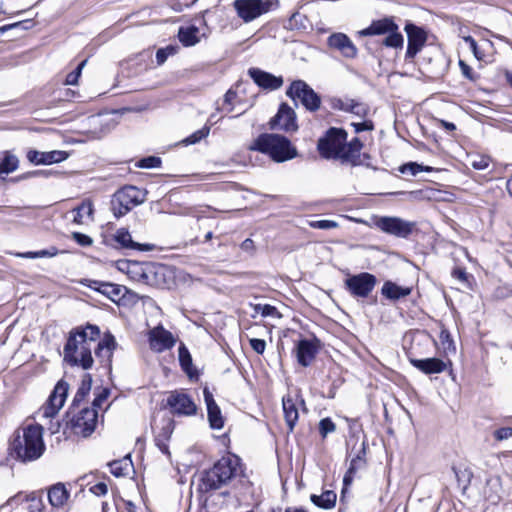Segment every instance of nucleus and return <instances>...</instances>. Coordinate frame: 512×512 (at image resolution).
Returning <instances> with one entry per match:
<instances>
[{"label": "nucleus", "instance_id": "nucleus-1", "mask_svg": "<svg viewBox=\"0 0 512 512\" xmlns=\"http://www.w3.org/2000/svg\"><path fill=\"white\" fill-rule=\"evenodd\" d=\"M116 345V340L111 333H105L100 340L99 327L87 324L83 328H76L70 332L64 346V360L71 366H81L84 370H88L94 363L92 349L99 359L110 361Z\"/></svg>", "mask_w": 512, "mask_h": 512}, {"label": "nucleus", "instance_id": "nucleus-2", "mask_svg": "<svg viewBox=\"0 0 512 512\" xmlns=\"http://www.w3.org/2000/svg\"><path fill=\"white\" fill-rule=\"evenodd\" d=\"M348 133L343 128L331 127L319 138L317 149L324 159L339 160L343 165L355 167L362 163L360 151L363 143L358 137L347 141Z\"/></svg>", "mask_w": 512, "mask_h": 512}, {"label": "nucleus", "instance_id": "nucleus-3", "mask_svg": "<svg viewBox=\"0 0 512 512\" xmlns=\"http://www.w3.org/2000/svg\"><path fill=\"white\" fill-rule=\"evenodd\" d=\"M9 455L27 463L39 459L44 451L43 428L38 424H29L14 432L9 444Z\"/></svg>", "mask_w": 512, "mask_h": 512}, {"label": "nucleus", "instance_id": "nucleus-4", "mask_svg": "<svg viewBox=\"0 0 512 512\" xmlns=\"http://www.w3.org/2000/svg\"><path fill=\"white\" fill-rule=\"evenodd\" d=\"M240 469V459L234 455L222 457L211 469L206 471L201 479V490L209 492L227 485L237 476Z\"/></svg>", "mask_w": 512, "mask_h": 512}, {"label": "nucleus", "instance_id": "nucleus-5", "mask_svg": "<svg viewBox=\"0 0 512 512\" xmlns=\"http://www.w3.org/2000/svg\"><path fill=\"white\" fill-rule=\"evenodd\" d=\"M250 149L267 154L276 162H284L293 159L297 155L296 149L291 146V142L286 137L278 134L265 133L259 135Z\"/></svg>", "mask_w": 512, "mask_h": 512}, {"label": "nucleus", "instance_id": "nucleus-6", "mask_svg": "<svg viewBox=\"0 0 512 512\" xmlns=\"http://www.w3.org/2000/svg\"><path fill=\"white\" fill-rule=\"evenodd\" d=\"M358 34L362 37L387 34L382 44L389 48H402L404 43L403 36L399 32V27L392 18L375 20L370 26L360 30Z\"/></svg>", "mask_w": 512, "mask_h": 512}, {"label": "nucleus", "instance_id": "nucleus-7", "mask_svg": "<svg viewBox=\"0 0 512 512\" xmlns=\"http://www.w3.org/2000/svg\"><path fill=\"white\" fill-rule=\"evenodd\" d=\"M120 270L126 269L127 273L134 280L141 281L148 285L160 286L161 278L164 276L165 268L150 262L139 263L136 261L121 262Z\"/></svg>", "mask_w": 512, "mask_h": 512}, {"label": "nucleus", "instance_id": "nucleus-8", "mask_svg": "<svg viewBox=\"0 0 512 512\" xmlns=\"http://www.w3.org/2000/svg\"><path fill=\"white\" fill-rule=\"evenodd\" d=\"M146 199V192L135 186H125L119 189L112 199V210L115 217L127 214L133 207L142 204Z\"/></svg>", "mask_w": 512, "mask_h": 512}, {"label": "nucleus", "instance_id": "nucleus-9", "mask_svg": "<svg viewBox=\"0 0 512 512\" xmlns=\"http://www.w3.org/2000/svg\"><path fill=\"white\" fill-rule=\"evenodd\" d=\"M278 0H235L233 7L244 22H251L261 15L277 8Z\"/></svg>", "mask_w": 512, "mask_h": 512}, {"label": "nucleus", "instance_id": "nucleus-10", "mask_svg": "<svg viewBox=\"0 0 512 512\" xmlns=\"http://www.w3.org/2000/svg\"><path fill=\"white\" fill-rule=\"evenodd\" d=\"M292 100H298L310 112L320 108V96L303 80H295L286 92Z\"/></svg>", "mask_w": 512, "mask_h": 512}, {"label": "nucleus", "instance_id": "nucleus-11", "mask_svg": "<svg viewBox=\"0 0 512 512\" xmlns=\"http://www.w3.org/2000/svg\"><path fill=\"white\" fill-rule=\"evenodd\" d=\"M377 279L373 274L362 272L351 275L345 279L344 285L347 291L357 298H366L374 290Z\"/></svg>", "mask_w": 512, "mask_h": 512}, {"label": "nucleus", "instance_id": "nucleus-12", "mask_svg": "<svg viewBox=\"0 0 512 512\" xmlns=\"http://www.w3.org/2000/svg\"><path fill=\"white\" fill-rule=\"evenodd\" d=\"M98 412L94 408H83L77 415L72 416L69 425L76 435L90 436L97 424Z\"/></svg>", "mask_w": 512, "mask_h": 512}, {"label": "nucleus", "instance_id": "nucleus-13", "mask_svg": "<svg viewBox=\"0 0 512 512\" xmlns=\"http://www.w3.org/2000/svg\"><path fill=\"white\" fill-rule=\"evenodd\" d=\"M69 391V384L61 379L55 385L47 403L41 408L40 413L45 418L54 417L63 407Z\"/></svg>", "mask_w": 512, "mask_h": 512}, {"label": "nucleus", "instance_id": "nucleus-14", "mask_svg": "<svg viewBox=\"0 0 512 512\" xmlns=\"http://www.w3.org/2000/svg\"><path fill=\"white\" fill-rule=\"evenodd\" d=\"M166 405L171 413L178 416H192L196 414L197 407L189 395L179 391L170 392Z\"/></svg>", "mask_w": 512, "mask_h": 512}, {"label": "nucleus", "instance_id": "nucleus-15", "mask_svg": "<svg viewBox=\"0 0 512 512\" xmlns=\"http://www.w3.org/2000/svg\"><path fill=\"white\" fill-rule=\"evenodd\" d=\"M376 225L383 232L406 238L413 231L415 224L398 217H380Z\"/></svg>", "mask_w": 512, "mask_h": 512}, {"label": "nucleus", "instance_id": "nucleus-16", "mask_svg": "<svg viewBox=\"0 0 512 512\" xmlns=\"http://www.w3.org/2000/svg\"><path fill=\"white\" fill-rule=\"evenodd\" d=\"M327 46L337 51L346 59H355L358 55V49L353 41L342 32L332 33L327 38Z\"/></svg>", "mask_w": 512, "mask_h": 512}, {"label": "nucleus", "instance_id": "nucleus-17", "mask_svg": "<svg viewBox=\"0 0 512 512\" xmlns=\"http://www.w3.org/2000/svg\"><path fill=\"white\" fill-rule=\"evenodd\" d=\"M405 31L408 38L405 59L411 61L424 46L427 36L422 28L411 23L406 24Z\"/></svg>", "mask_w": 512, "mask_h": 512}, {"label": "nucleus", "instance_id": "nucleus-18", "mask_svg": "<svg viewBox=\"0 0 512 512\" xmlns=\"http://www.w3.org/2000/svg\"><path fill=\"white\" fill-rule=\"evenodd\" d=\"M270 126L272 129H280L286 132L296 131L298 125L295 111L288 104H281L277 114L271 119Z\"/></svg>", "mask_w": 512, "mask_h": 512}, {"label": "nucleus", "instance_id": "nucleus-19", "mask_svg": "<svg viewBox=\"0 0 512 512\" xmlns=\"http://www.w3.org/2000/svg\"><path fill=\"white\" fill-rule=\"evenodd\" d=\"M81 283L88 288L103 294L113 302H118L123 296V292L126 290V288L121 285L99 280L84 279Z\"/></svg>", "mask_w": 512, "mask_h": 512}, {"label": "nucleus", "instance_id": "nucleus-20", "mask_svg": "<svg viewBox=\"0 0 512 512\" xmlns=\"http://www.w3.org/2000/svg\"><path fill=\"white\" fill-rule=\"evenodd\" d=\"M149 344L153 351L160 353L172 348L175 344V339L171 332L162 326H158L149 332Z\"/></svg>", "mask_w": 512, "mask_h": 512}, {"label": "nucleus", "instance_id": "nucleus-21", "mask_svg": "<svg viewBox=\"0 0 512 512\" xmlns=\"http://www.w3.org/2000/svg\"><path fill=\"white\" fill-rule=\"evenodd\" d=\"M319 350V341L314 338L312 340L302 339L296 346V357L298 363L303 366H309L315 359Z\"/></svg>", "mask_w": 512, "mask_h": 512}, {"label": "nucleus", "instance_id": "nucleus-22", "mask_svg": "<svg viewBox=\"0 0 512 512\" xmlns=\"http://www.w3.org/2000/svg\"><path fill=\"white\" fill-rule=\"evenodd\" d=\"M248 74L259 87L266 90H277L284 82L281 76H275L259 68H250Z\"/></svg>", "mask_w": 512, "mask_h": 512}, {"label": "nucleus", "instance_id": "nucleus-23", "mask_svg": "<svg viewBox=\"0 0 512 512\" xmlns=\"http://www.w3.org/2000/svg\"><path fill=\"white\" fill-rule=\"evenodd\" d=\"M68 158V153L61 150H53L49 152H40L37 150H29L27 152V159L29 162L36 165H50L59 163Z\"/></svg>", "mask_w": 512, "mask_h": 512}, {"label": "nucleus", "instance_id": "nucleus-24", "mask_svg": "<svg viewBox=\"0 0 512 512\" xmlns=\"http://www.w3.org/2000/svg\"><path fill=\"white\" fill-rule=\"evenodd\" d=\"M409 362L417 368L422 373L429 374H439L444 372L447 369V363L444 362L440 358H425V359H417L409 357Z\"/></svg>", "mask_w": 512, "mask_h": 512}, {"label": "nucleus", "instance_id": "nucleus-25", "mask_svg": "<svg viewBox=\"0 0 512 512\" xmlns=\"http://www.w3.org/2000/svg\"><path fill=\"white\" fill-rule=\"evenodd\" d=\"M114 241L123 249L138 250V251H153L154 244H141L132 239L130 232L125 228H120L113 235Z\"/></svg>", "mask_w": 512, "mask_h": 512}, {"label": "nucleus", "instance_id": "nucleus-26", "mask_svg": "<svg viewBox=\"0 0 512 512\" xmlns=\"http://www.w3.org/2000/svg\"><path fill=\"white\" fill-rule=\"evenodd\" d=\"M204 399L207 406L208 421L212 429H222L224 427V418L221 414L219 406L216 404L213 395L204 390Z\"/></svg>", "mask_w": 512, "mask_h": 512}, {"label": "nucleus", "instance_id": "nucleus-27", "mask_svg": "<svg viewBox=\"0 0 512 512\" xmlns=\"http://www.w3.org/2000/svg\"><path fill=\"white\" fill-rule=\"evenodd\" d=\"M174 431V421L172 419H165L162 421V427L155 436V444L160 451L169 455L168 441Z\"/></svg>", "mask_w": 512, "mask_h": 512}, {"label": "nucleus", "instance_id": "nucleus-28", "mask_svg": "<svg viewBox=\"0 0 512 512\" xmlns=\"http://www.w3.org/2000/svg\"><path fill=\"white\" fill-rule=\"evenodd\" d=\"M504 491L502 489L501 479L498 476L490 477L486 481L484 495L492 504H497L503 498Z\"/></svg>", "mask_w": 512, "mask_h": 512}, {"label": "nucleus", "instance_id": "nucleus-29", "mask_svg": "<svg viewBox=\"0 0 512 512\" xmlns=\"http://www.w3.org/2000/svg\"><path fill=\"white\" fill-rule=\"evenodd\" d=\"M282 403L286 424L289 431H293L299 417L296 401L288 396L283 398Z\"/></svg>", "mask_w": 512, "mask_h": 512}, {"label": "nucleus", "instance_id": "nucleus-30", "mask_svg": "<svg viewBox=\"0 0 512 512\" xmlns=\"http://www.w3.org/2000/svg\"><path fill=\"white\" fill-rule=\"evenodd\" d=\"M381 293L386 298L395 301L410 295L411 288L402 287L394 282L386 281L382 286Z\"/></svg>", "mask_w": 512, "mask_h": 512}, {"label": "nucleus", "instance_id": "nucleus-31", "mask_svg": "<svg viewBox=\"0 0 512 512\" xmlns=\"http://www.w3.org/2000/svg\"><path fill=\"white\" fill-rule=\"evenodd\" d=\"M68 497L69 492L62 483L53 485L48 491V500L53 507L63 506Z\"/></svg>", "mask_w": 512, "mask_h": 512}, {"label": "nucleus", "instance_id": "nucleus-32", "mask_svg": "<svg viewBox=\"0 0 512 512\" xmlns=\"http://www.w3.org/2000/svg\"><path fill=\"white\" fill-rule=\"evenodd\" d=\"M337 495L332 490H326L321 495L311 494V502L319 508L331 509L336 504Z\"/></svg>", "mask_w": 512, "mask_h": 512}, {"label": "nucleus", "instance_id": "nucleus-33", "mask_svg": "<svg viewBox=\"0 0 512 512\" xmlns=\"http://www.w3.org/2000/svg\"><path fill=\"white\" fill-rule=\"evenodd\" d=\"M110 467V472L115 477H123L128 475L130 469L133 468V463L131 461L130 455H126L122 459L114 460L108 463Z\"/></svg>", "mask_w": 512, "mask_h": 512}, {"label": "nucleus", "instance_id": "nucleus-34", "mask_svg": "<svg viewBox=\"0 0 512 512\" xmlns=\"http://www.w3.org/2000/svg\"><path fill=\"white\" fill-rule=\"evenodd\" d=\"M19 165L16 155L10 151L0 152V176L14 172Z\"/></svg>", "mask_w": 512, "mask_h": 512}, {"label": "nucleus", "instance_id": "nucleus-35", "mask_svg": "<svg viewBox=\"0 0 512 512\" xmlns=\"http://www.w3.org/2000/svg\"><path fill=\"white\" fill-rule=\"evenodd\" d=\"M92 386V377L90 374H84L81 384L73 398L72 406L70 409H74L79 406V404L84 400V398L89 394Z\"/></svg>", "mask_w": 512, "mask_h": 512}, {"label": "nucleus", "instance_id": "nucleus-36", "mask_svg": "<svg viewBox=\"0 0 512 512\" xmlns=\"http://www.w3.org/2000/svg\"><path fill=\"white\" fill-rule=\"evenodd\" d=\"M198 32L199 30L195 26H189L186 28L181 27L178 32V37L184 46H194L199 42L197 37Z\"/></svg>", "mask_w": 512, "mask_h": 512}, {"label": "nucleus", "instance_id": "nucleus-37", "mask_svg": "<svg viewBox=\"0 0 512 512\" xmlns=\"http://www.w3.org/2000/svg\"><path fill=\"white\" fill-rule=\"evenodd\" d=\"M58 254H59V250L56 247L51 246L48 249H43V250H39V251H29V252H24V253H15L14 255L16 257H20V258L34 259V258H51Z\"/></svg>", "mask_w": 512, "mask_h": 512}, {"label": "nucleus", "instance_id": "nucleus-38", "mask_svg": "<svg viewBox=\"0 0 512 512\" xmlns=\"http://www.w3.org/2000/svg\"><path fill=\"white\" fill-rule=\"evenodd\" d=\"M178 356H179V362L182 367V369L187 373L189 377L193 376L192 372V358L188 351V349L185 347V345L181 344L178 349Z\"/></svg>", "mask_w": 512, "mask_h": 512}, {"label": "nucleus", "instance_id": "nucleus-39", "mask_svg": "<svg viewBox=\"0 0 512 512\" xmlns=\"http://www.w3.org/2000/svg\"><path fill=\"white\" fill-rule=\"evenodd\" d=\"M432 170L429 166H423L416 162H409L400 167V172L409 173L412 176H416L420 172H430Z\"/></svg>", "mask_w": 512, "mask_h": 512}, {"label": "nucleus", "instance_id": "nucleus-40", "mask_svg": "<svg viewBox=\"0 0 512 512\" xmlns=\"http://www.w3.org/2000/svg\"><path fill=\"white\" fill-rule=\"evenodd\" d=\"M177 47L173 45H168L164 48H160L156 52V61L158 65H162L165 63L169 56H172L177 53Z\"/></svg>", "mask_w": 512, "mask_h": 512}, {"label": "nucleus", "instance_id": "nucleus-41", "mask_svg": "<svg viewBox=\"0 0 512 512\" xmlns=\"http://www.w3.org/2000/svg\"><path fill=\"white\" fill-rule=\"evenodd\" d=\"M210 132V128L209 127H203L197 131H195L194 133H192L190 136H188L187 138H185L182 142L185 144V145H193V144H196L198 143L200 140H202L203 138L207 137L208 134Z\"/></svg>", "mask_w": 512, "mask_h": 512}, {"label": "nucleus", "instance_id": "nucleus-42", "mask_svg": "<svg viewBox=\"0 0 512 512\" xmlns=\"http://www.w3.org/2000/svg\"><path fill=\"white\" fill-rule=\"evenodd\" d=\"M160 165H161V159L157 156H148V157L142 158L136 164L137 167L145 168V169L158 168V167H160Z\"/></svg>", "mask_w": 512, "mask_h": 512}, {"label": "nucleus", "instance_id": "nucleus-43", "mask_svg": "<svg viewBox=\"0 0 512 512\" xmlns=\"http://www.w3.org/2000/svg\"><path fill=\"white\" fill-rule=\"evenodd\" d=\"M254 311L256 313L261 314L263 317H274L279 316V313L276 307L269 304H256L254 306Z\"/></svg>", "mask_w": 512, "mask_h": 512}, {"label": "nucleus", "instance_id": "nucleus-44", "mask_svg": "<svg viewBox=\"0 0 512 512\" xmlns=\"http://www.w3.org/2000/svg\"><path fill=\"white\" fill-rule=\"evenodd\" d=\"M86 63V59L79 63L76 69L66 76L65 84L76 85L78 83V79L81 75L82 69L85 67Z\"/></svg>", "mask_w": 512, "mask_h": 512}, {"label": "nucleus", "instance_id": "nucleus-45", "mask_svg": "<svg viewBox=\"0 0 512 512\" xmlns=\"http://www.w3.org/2000/svg\"><path fill=\"white\" fill-rule=\"evenodd\" d=\"M360 454H363V455L365 454V448L364 447L361 449L360 453L355 458H353L351 460L350 466H349L347 472L352 473V474L355 475L359 469L364 467L365 460H364V458Z\"/></svg>", "mask_w": 512, "mask_h": 512}, {"label": "nucleus", "instance_id": "nucleus-46", "mask_svg": "<svg viewBox=\"0 0 512 512\" xmlns=\"http://www.w3.org/2000/svg\"><path fill=\"white\" fill-rule=\"evenodd\" d=\"M336 429V425L330 418H323L319 422V432L323 438H325L329 433L334 432Z\"/></svg>", "mask_w": 512, "mask_h": 512}, {"label": "nucleus", "instance_id": "nucleus-47", "mask_svg": "<svg viewBox=\"0 0 512 512\" xmlns=\"http://www.w3.org/2000/svg\"><path fill=\"white\" fill-rule=\"evenodd\" d=\"M310 227L321 230H329L338 227V223L333 220H316L310 222Z\"/></svg>", "mask_w": 512, "mask_h": 512}, {"label": "nucleus", "instance_id": "nucleus-48", "mask_svg": "<svg viewBox=\"0 0 512 512\" xmlns=\"http://www.w3.org/2000/svg\"><path fill=\"white\" fill-rule=\"evenodd\" d=\"M463 40L468 44V46H469L470 50L472 51V53L474 54V56L478 60H482L484 57V53L479 50L475 39L472 36H465V37H463Z\"/></svg>", "mask_w": 512, "mask_h": 512}, {"label": "nucleus", "instance_id": "nucleus-49", "mask_svg": "<svg viewBox=\"0 0 512 512\" xmlns=\"http://www.w3.org/2000/svg\"><path fill=\"white\" fill-rule=\"evenodd\" d=\"M72 238L80 245V246H91L93 243V240L90 236L80 233V232H73Z\"/></svg>", "mask_w": 512, "mask_h": 512}, {"label": "nucleus", "instance_id": "nucleus-50", "mask_svg": "<svg viewBox=\"0 0 512 512\" xmlns=\"http://www.w3.org/2000/svg\"><path fill=\"white\" fill-rule=\"evenodd\" d=\"M251 348L257 353V354H263L266 349V342L263 339L258 338H251L249 340Z\"/></svg>", "mask_w": 512, "mask_h": 512}, {"label": "nucleus", "instance_id": "nucleus-51", "mask_svg": "<svg viewBox=\"0 0 512 512\" xmlns=\"http://www.w3.org/2000/svg\"><path fill=\"white\" fill-rule=\"evenodd\" d=\"M494 437L497 441L507 440L512 437L511 427H502L494 432Z\"/></svg>", "mask_w": 512, "mask_h": 512}, {"label": "nucleus", "instance_id": "nucleus-52", "mask_svg": "<svg viewBox=\"0 0 512 512\" xmlns=\"http://www.w3.org/2000/svg\"><path fill=\"white\" fill-rule=\"evenodd\" d=\"M109 394H110L109 389L103 388L101 390V392L98 393L97 396L95 397V399L92 403V405H93L92 408H94V409L100 408L102 403L108 398Z\"/></svg>", "mask_w": 512, "mask_h": 512}, {"label": "nucleus", "instance_id": "nucleus-53", "mask_svg": "<svg viewBox=\"0 0 512 512\" xmlns=\"http://www.w3.org/2000/svg\"><path fill=\"white\" fill-rule=\"evenodd\" d=\"M459 67L461 69V72L463 76L471 81H475L476 77L472 70V68L466 64L463 60H459Z\"/></svg>", "mask_w": 512, "mask_h": 512}, {"label": "nucleus", "instance_id": "nucleus-54", "mask_svg": "<svg viewBox=\"0 0 512 512\" xmlns=\"http://www.w3.org/2000/svg\"><path fill=\"white\" fill-rule=\"evenodd\" d=\"M90 492L96 496H104L108 492V487L105 483L99 482L90 487Z\"/></svg>", "mask_w": 512, "mask_h": 512}, {"label": "nucleus", "instance_id": "nucleus-55", "mask_svg": "<svg viewBox=\"0 0 512 512\" xmlns=\"http://www.w3.org/2000/svg\"><path fill=\"white\" fill-rule=\"evenodd\" d=\"M367 112H368L367 106L362 103H358L356 101L351 108V113H353L357 116H360V117H365Z\"/></svg>", "mask_w": 512, "mask_h": 512}, {"label": "nucleus", "instance_id": "nucleus-56", "mask_svg": "<svg viewBox=\"0 0 512 512\" xmlns=\"http://www.w3.org/2000/svg\"><path fill=\"white\" fill-rule=\"evenodd\" d=\"M471 165L476 170H485L489 166V158L479 157L477 160L472 161Z\"/></svg>", "mask_w": 512, "mask_h": 512}, {"label": "nucleus", "instance_id": "nucleus-57", "mask_svg": "<svg viewBox=\"0 0 512 512\" xmlns=\"http://www.w3.org/2000/svg\"><path fill=\"white\" fill-rule=\"evenodd\" d=\"M352 126L354 127V130L356 133H359L362 131H369V130L373 129V123L371 121L353 123Z\"/></svg>", "mask_w": 512, "mask_h": 512}, {"label": "nucleus", "instance_id": "nucleus-58", "mask_svg": "<svg viewBox=\"0 0 512 512\" xmlns=\"http://www.w3.org/2000/svg\"><path fill=\"white\" fill-rule=\"evenodd\" d=\"M30 23V21H23V22H16V23H13V24H8V25H4L2 27H0V31L1 32H5V31H8L10 29H14V28H18V27H22L24 29H27L28 26L26 24Z\"/></svg>", "mask_w": 512, "mask_h": 512}, {"label": "nucleus", "instance_id": "nucleus-59", "mask_svg": "<svg viewBox=\"0 0 512 512\" xmlns=\"http://www.w3.org/2000/svg\"><path fill=\"white\" fill-rule=\"evenodd\" d=\"M452 275L457 278L458 280L465 282L467 280L468 274L466 271L462 268H456L453 270Z\"/></svg>", "mask_w": 512, "mask_h": 512}, {"label": "nucleus", "instance_id": "nucleus-60", "mask_svg": "<svg viewBox=\"0 0 512 512\" xmlns=\"http://www.w3.org/2000/svg\"><path fill=\"white\" fill-rule=\"evenodd\" d=\"M254 248V242L249 238L245 239L241 244V249L246 252H252Z\"/></svg>", "mask_w": 512, "mask_h": 512}, {"label": "nucleus", "instance_id": "nucleus-61", "mask_svg": "<svg viewBox=\"0 0 512 512\" xmlns=\"http://www.w3.org/2000/svg\"><path fill=\"white\" fill-rule=\"evenodd\" d=\"M370 159H371V157H370L368 154H361V153H360V161H361L362 163H360L358 166L363 165V166H366V167H368V168L376 169V168H375V167L370 163V161H369Z\"/></svg>", "mask_w": 512, "mask_h": 512}, {"label": "nucleus", "instance_id": "nucleus-62", "mask_svg": "<svg viewBox=\"0 0 512 512\" xmlns=\"http://www.w3.org/2000/svg\"><path fill=\"white\" fill-rule=\"evenodd\" d=\"M355 103L354 100H346V101H340L339 108L345 112H351V108L353 104Z\"/></svg>", "mask_w": 512, "mask_h": 512}, {"label": "nucleus", "instance_id": "nucleus-63", "mask_svg": "<svg viewBox=\"0 0 512 512\" xmlns=\"http://www.w3.org/2000/svg\"><path fill=\"white\" fill-rule=\"evenodd\" d=\"M440 338H441V340H442L443 344L445 345V344H446V342H447V343H448L447 348H450V345H451V344H452V342H453V341H452V339H451L450 334H449L448 332H446V331H442V332H441V336H440Z\"/></svg>", "mask_w": 512, "mask_h": 512}, {"label": "nucleus", "instance_id": "nucleus-64", "mask_svg": "<svg viewBox=\"0 0 512 512\" xmlns=\"http://www.w3.org/2000/svg\"><path fill=\"white\" fill-rule=\"evenodd\" d=\"M354 476V474L346 472L343 478L344 486H349L353 482Z\"/></svg>", "mask_w": 512, "mask_h": 512}]
</instances>
